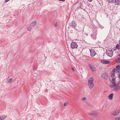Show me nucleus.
<instances>
[{
  "label": "nucleus",
  "mask_w": 120,
  "mask_h": 120,
  "mask_svg": "<svg viewBox=\"0 0 120 120\" xmlns=\"http://www.w3.org/2000/svg\"><path fill=\"white\" fill-rule=\"evenodd\" d=\"M117 73L118 78L120 79V71H118L116 69H113L112 71V72L111 73V76L113 77L114 76L115 73Z\"/></svg>",
  "instance_id": "obj_3"
},
{
  "label": "nucleus",
  "mask_w": 120,
  "mask_h": 120,
  "mask_svg": "<svg viewBox=\"0 0 120 120\" xmlns=\"http://www.w3.org/2000/svg\"><path fill=\"white\" fill-rule=\"evenodd\" d=\"M86 99V97H84L82 98L81 100L82 101H84Z\"/></svg>",
  "instance_id": "obj_22"
},
{
  "label": "nucleus",
  "mask_w": 120,
  "mask_h": 120,
  "mask_svg": "<svg viewBox=\"0 0 120 120\" xmlns=\"http://www.w3.org/2000/svg\"><path fill=\"white\" fill-rule=\"evenodd\" d=\"M116 5H120V0H116V1L115 3Z\"/></svg>",
  "instance_id": "obj_18"
},
{
  "label": "nucleus",
  "mask_w": 120,
  "mask_h": 120,
  "mask_svg": "<svg viewBox=\"0 0 120 120\" xmlns=\"http://www.w3.org/2000/svg\"><path fill=\"white\" fill-rule=\"evenodd\" d=\"M68 104V103L67 102H65L64 103V106H66Z\"/></svg>",
  "instance_id": "obj_25"
},
{
  "label": "nucleus",
  "mask_w": 120,
  "mask_h": 120,
  "mask_svg": "<svg viewBox=\"0 0 120 120\" xmlns=\"http://www.w3.org/2000/svg\"><path fill=\"white\" fill-rule=\"evenodd\" d=\"M116 48L117 49H114L115 51H116V50H118V51L120 50V44H117L116 45Z\"/></svg>",
  "instance_id": "obj_16"
},
{
  "label": "nucleus",
  "mask_w": 120,
  "mask_h": 120,
  "mask_svg": "<svg viewBox=\"0 0 120 120\" xmlns=\"http://www.w3.org/2000/svg\"><path fill=\"white\" fill-rule=\"evenodd\" d=\"M78 45L77 43L74 41L72 42L71 44V48L73 49L77 48Z\"/></svg>",
  "instance_id": "obj_7"
},
{
  "label": "nucleus",
  "mask_w": 120,
  "mask_h": 120,
  "mask_svg": "<svg viewBox=\"0 0 120 120\" xmlns=\"http://www.w3.org/2000/svg\"><path fill=\"white\" fill-rule=\"evenodd\" d=\"M90 55L92 57H93L96 54V52L93 49H90Z\"/></svg>",
  "instance_id": "obj_11"
},
{
  "label": "nucleus",
  "mask_w": 120,
  "mask_h": 120,
  "mask_svg": "<svg viewBox=\"0 0 120 120\" xmlns=\"http://www.w3.org/2000/svg\"><path fill=\"white\" fill-rule=\"evenodd\" d=\"M101 77L102 78H104L106 79H107L108 77V76L107 73H105L103 74L101 76Z\"/></svg>",
  "instance_id": "obj_10"
},
{
  "label": "nucleus",
  "mask_w": 120,
  "mask_h": 120,
  "mask_svg": "<svg viewBox=\"0 0 120 120\" xmlns=\"http://www.w3.org/2000/svg\"><path fill=\"white\" fill-rule=\"evenodd\" d=\"M110 87L115 91H118L120 90V83L114 85H110Z\"/></svg>",
  "instance_id": "obj_1"
},
{
  "label": "nucleus",
  "mask_w": 120,
  "mask_h": 120,
  "mask_svg": "<svg viewBox=\"0 0 120 120\" xmlns=\"http://www.w3.org/2000/svg\"><path fill=\"white\" fill-rule=\"evenodd\" d=\"M101 62L103 64H110L111 63L110 61L105 60H102L101 61Z\"/></svg>",
  "instance_id": "obj_9"
},
{
  "label": "nucleus",
  "mask_w": 120,
  "mask_h": 120,
  "mask_svg": "<svg viewBox=\"0 0 120 120\" xmlns=\"http://www.w3.org/2000/svg\"><path fill=\"white\" fill-rule=\"evenodd\" d=\"M116 70H118V71H120V65H118L116 67Z\"/></svg>",
  "instance_id": "obj_19"
},
{
  "label": "nucleus",
  "mask_w": 120,
  "mask_h": 120,
  "mask_svg": "<svg viewBox=\"0 0 120 120\" xmlns=\"http://www.w3.org/2000/svg\"><path fill=\"white\" fill-rule=\"evenodd\" d=\"M89 67L90 70L92 72H94L96 71V68L93 66L92 65H89Z\"/></svg>",
  "instance_id": "obj_12"
},
{
  "label": "nucleus",
  "mask_w": 120,
  "mask_h": 120,
  "mask_svg": "<svg viewBox=\"0 0 120 120\" xmlns=\"http://www.w3.org/2000/svg\"><path fill=\"white\" fill-rule=\"evenodd\" d=\"M113 50L111 49H107L106 53L107 55L110 57H112L113 55Z\"/></svg>",
  "instance_id": "obj_6"
},
{
  "label": "nucleus",
  "mask_w": 120,
  "mask_h": 120,
  "mask_svg": "<svg viewBox=\"0 0 120 120\" xmlns=\"http://www.w3.org/2000/svg\"><path fill=\"white\" fill-rule=\"evenodd\" d=\"M12 80V78H11L8 80L7 82L8 83H10L11 82Z\"/></svg>",
  "instance_id": "obj_21"
},
{
  "label": "nucleus",
  "mask_w": 120,
  "mask_h": 120,
  "mask_svg": "<svg viewBox=\"0 0 120 120\" xmlns=\"http://www.w3.org/2000/svg\"><path fill=\"white\" fill-rule=\"evenodd\" d=\"M58 25V23L57 22H56L55 24V27L56 26Z\"/></svg>",
  "instance_id": "obj_26"
},
{
  "label": "nucleus",
  "mask_w": 120,
  "mask_h": 120,
  "mask_svg": "<svg viewBox=\"0 0 120 120\" xmlns=\"http://www.w3.org/2000/svg\"><path fill=\"white\" fill-rule=\"evenodd\" d=\"M113 93L111 94L108 96V99L110 100H112L113 98Z\"/></svg>",
  "instance_id": "obj_14"
},
{
  "label": "nucleus",
  "mask_w": 120,
  "mask_h": 120,
  "mask_svg": "<svg viewBox=\"0 0 120 120\" xmlns=\"http://www.w3.org/2000/svg\"><path fill=\"white\" fill-rule=\"evenodd\" d=\"M94 78L93 77L90 78L88 80V85L89 88L90 89H92L94 86L93 82Z\"/></svg>",
  "instance_id": "obj_2"
},
{
  "label": "nucleus",
  "mask_w": 120,
  "mask_h": 120,
  "mask_svg": "<svg viewBox=\"0 0 120 120\" xmlns=\"http://www.w3.org/2000/svg\"><path fill=\"white\" fill-rule=\"evenodd\" d=\"M112 84L110 85H114L120 83V80L118 78H113L112 79Z\"/></svg>",
  "instance_id": "obj_4"
},
{
  "label": "nucleus",
  "mask_w": 120,
  "mask_h": 120,
  "mask_svg": "<svg viewBox=\"0 0 120 120\" xmlns=\"http://www.w3.org/2000/svg\"><path fill=\"white\" fill-rule=\"evenodd\" d=\"M72 24L74 28L76 27V23L75 21H73L72 23Z\"/></svg>",
  "instance_id": "obj_20"
},
{
  "label": "nucleus",
  "mask_w": 120,
  "mask_h": 120,
  "mask_svg": "<svg viewBox=\"0 0 120 120\" xmlns=\"http://www.w3.org/2000/svg\"><path fill=\"white\" fill-rule=\"evenodd\" d=\"M115 120H120V117H118L115 118Z\"/></svg>",
  "instance_id": "obj_24"
},
{
  "label": "nucleus",
  "mask_w": 120,
  "mask_h": 120,
  "mask_svg": "<svg viewBox=\"0 0 120 120\" xmlns=\"http://www.w3.org/2000/svg\"><path fill=\"white\" fill-rule=\"evenodd\" d=\"M27 30L28 31H30L31 30V28L30 27H28L27 28Z\"/></svg>",
  "instance_id": "obj_23"
},
{
  "label": "nucleus",
  "mask_w": 120,
  "mask_h": 120,
  "mask_svg": "<svg viewBox=\"0 0 120 120\" xmlns=\"http://www.w3.org/2000/svg\"><path fill=\"white\" fill-rule=\"evenodd\" d=\"M6 115H2L0 116V120H3L7 117Z\"/></svg>",
  "instance_id": "obj_15"
},
{
  "label": "nucleus",
  "mask_w": 120,
  "mask_h": 120,
  "mask_svg": "<svg viewBox=\"0 0 120 120\" xmlns=\"http://www.w3.org/2000/svg\"><path fill=\"white\" fill-rule=\"evenodd\" d=\"M59 1H64L65 0H58Z\"/></svg>",
  "instance_id": "obj_27"
},
{
  "label": "nucleus",
  "mask_w": 120,
  "mask_h": 120,
  "mask_svg": "<svg viewBox=\"0 0 120 120\" xmlns=\"http://www.w3.org/2000/svg\"><path fill=\"white\" fill-rule=\"evenodd\" d=\"M88 1L90 2H91L93 0H87Z\"/></svg>",
  "instance_id": "obj_28"
},
{
  "label": "nucleus",
  "mask_w": 120,
  "mask_h": 120,
  "mask_svg": "<svg viewBox=\"0 0 120 120\" xmlns=\"http://www.w3.org/2000/svg\"><path fill=\"white\" fill-rule=\"evenodd\" d=\"M37 22L36 21H34L30 23L31 26L34 27L37 24Z\"/></svg>",
  "instance_id": "obj_13"
},
{
  "label": "nucleus",
  "mask_w": 120,
  "mask_h": 120,
  "mask_svg": "<svg viewBox=\"0 0 120 120\" xmlns=\"http://www.w3.org/2000/svg\"><path fill=\"white\" fill-rule=\"evenodd\" d=\"M107 1L109 3L112 4L115 2L116 0H107Z\"/></svg>",
  "instance_id": "obj_17"
},
{
  "label": "nucleus",
  "mask_w": 120,
  "mask_h": 120,
  "mask_svg": "<svg viewBox=\"0 0 120 120\" xmlns=\"http://www.w3.org/2000/svg\"><path fill=\"white\" fill-rule=\"evenodd\" d=\"M88 114L90 116H97L99 115L98 112L95 111H90L87 112Z\"/></svg>",
  "instance_id": "obj_5"
},
{
  "label": "nucleus",
  "mask_w": 120,
  "mask_h": 120,
  "mask_svg": "<svg viewBox=\"0 0 120 120\" xmlns=\"http://www.w3.org/2000/svg\"><path fill=\"white\" fill-rule=\"evenodd\" d=\"M72 70H73V71H74V68H72Z\"/></svg>",
  "instance_id": "obj_29"
},
{
  "label": "nucleus",
  "mask_w": 120,
  "mask_h": 120,
  "mask_svg": "<svg viewBox=\"0 0 120 120\" xmlns=\"http://www.w3.org/2000/svg\"><path fill=\"white\" fill-rule=\"evenodd\" d=\"M120 110L119 109H117L115 111H113L111 112V114L114 116L118 115L120 113Z\"/></svg>",
  "instance_id": "obj_8"
}]
</instances>
